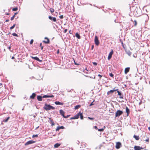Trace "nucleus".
Wrapping results in <instances>:
<instances>
[{
  "label": "nucleus",
  "instance_id": "1",
  "mask_svg": "<svg viewBox=\"0 0 150 150\" xmlns=\"http://www.w3.org/2000/svg\"><path fill=\"white\" fill-rule=\"evenodd\" d=\"M44 109L46 110H50L51 109L54 110L55 109V108L50 105L47 104L46 103L43 108Z\"/></svg>",
  "mask_w": 150,
  "mask_h": 150
},
{
  "label": "nucleus",
  "instance_id": "2",
  "mask_svg": "<svg viewBox=\"0 0 150 150\" xmlns=\"http://www.w3.org/2000/svg\"><path fill=\"white\" fill-rule=\"evenodd\" d=\"M123 113L122 111L120 110H117L115 113V117H119Z\"/></svg>",
  "mask_w": 150,
  "mask_h": 150
},
{
  "label": "nucleus",
  "instance_id": "3",
  "mask_svg": "<svg viewBox=\"0 0 150 150\" xmlns=\"http://www.w3.org/2000/svg\"><path fill=\"white\" fill-rule=\"evenodd\" d=\"M94 41L96 45H98L99 44V41L98 40V37L96 36L95 37Z\"/></svg>",
  "mask_w": 150,
  "mask_h": 150
},
{
  "label": "nucleus",
  "instance_id": "4",
  "mask_svg": "<svg viewBox=\"0 0 150 150\" xmlns=\"http://www.w3.org/2000/svg\"><path fill=\"white\" fill-rule=\"evenodd\" d=\"M113 52L112 50L110 52L108 56V59L109 60L112 57V55L113 54Z\"/></svg>",
  "mask_w": 150,
  "mask_h": 150
},
{
  "label": "nucleus",
  "instance_id": "5",
  "mask_svg": "<svg viewBox=\"0 0 150 150\" xmlns=\"http://www.w3.org/2000/svg\"><path fill=\"white\" fill-rule=\"evenodd\" d=\"M35 142V141L33 140H30L27 142L25 144V145H27L29 144L34 143Z\"/></svg>",
  "mask_w": 150,
  "mask_h": 150
},
{
  "label": "nucleus",
  "instance_id": "6",
  "mask_svg": "<svg viewBox=\"0 0 150 150\" xmlns=\"http://www.w3.org/2000/svg\"><path fill=\"white\" fill-rule=\"evenodd\" d=\"M134 148L135 150H141L143 149V148L139 146H135Z\"/></svg>",
  "mask_w": 150,
  "mask_h": 150
},
{
  "label": "nucleus",
  "instance_id": "7",
  "mask_svg": "<svg viewBox=\"0 0 150 150\" xmlns=\"http://www.w3.org/2000/svg\"><path fill=\"white\" fill-rule=\"evenodd\" d=\"M121 146V144L120 142H117L116 143V148L117 149H119Z\"/></svg>",
  "mask_w": 150,
  "mask_h": 150
},
{
  "label": "nucleus",
  "instance_id": "8",
  "mask_svg": "<svg viewBox=\"0 0 150 150\" xmlns=\"http://www.w3.org/2000/svg\"><path fill=\"white\" fill-rule=\"evenodd\" d=\"M48 18L50 20H52L54 22H55L57 21L56 18L54 17H52L50 16L48 17Z\"/></svg>",
  "mask_w": 150,
  "mask_h": 150
},
{
  "label": "nucleus",
  "instance_id": "9",
  "mask_svg": "<svg viewBox=\"0 0 150 150\" xmlns=\"http://www.w3.org/2000/svg\"><path fill=\"white\" fill-rule=\"evenodd\" d=\"M79 117V112L76 115H75L74 117H71V119H77Z\"/></svg>",
  "mask_w": 150,
  "mask_h": 150
},
{
  "label": "nucleus",
  "instance_id": "10",
  "mask_svg": "<svg viewBox=\"0 0 150 150\" xmlns=\"http://www.w3.org/2000/svg\"><path fill=\"white\" fill-rule=\"evenodd\" d=\"M118 95L120 96L119 98H123V95L121 93V91H117Z\"/></svg>",
  "mask_w": 150,
  "mask_h": 150
},
{
  "label": "nucleus",
  "instance_id": "11",
  "mask_svg": "<svg viewBox=\"0 0 150 150\" xmlns=\"http://www.w3.org/2000/svg\"><path fill=\"white\" fill-rule=\"evenodd\" d=\"M31 57L32 59H34L37 61H39V62H41L42 61V60L40 59H39V58L37 57H32V56H31Z\"/></svg>",
  "mask_w": 150,
  "mask_h": 150
},
{
  "label": "nucleus",
  "instance_id": "12",
  "mask_svg": "<svg viewBox=\"0 0 150 150\" xmlns=\"http://www.w3.org/2000/svg\"><path fill=\"white\" fill-rule=\"evenodd\" d=\"M45 39H47L46 41L44 40L43 41V42L45 43L48 44L50 42V40L49 39H48L47 37H45Z\"/></svg>",
  "mask_w": 150,
  "mask_h": 150
},
{
  "label": "nucleus",
  "instance_id": "13",
  "mask_svg": "<svg viewBox=\"0 0 150 150\" xmlns=\"http://www.w3.org/2000/svg\"><path fill=\"white\" fill-rule=\"evenodd\" d=\"M37 99L38 101H42V97L40 96H37Z\"/></svg>",
  "mask_w": 150,
  "mask_h": 150
},
{
  "label": "nucleus",
  "instance_id": "14",
  "mask_svg": "<svg viewBox=\"0 0 150 150\" xmlns=\"http://www.w3.org/2000/svg\"><path fill=\"white\" fill-rule=\"evenodd\" d=\"M64 128L63 126H59L57 127L56 129V131H59L60 129H63Z\"/></svg>",
  "mask_w": 150,
  "mask_h": 150
},
{
  "label": "nucleus",
  "instance_id": "15",
  "mask_svg": "<svg viewBox=\"0 0 150 150\" xmlns=\"http://www.w3.org/2000/svg\"><path fill=\"white\" fill-rule=\"evenodd\" d=\"M129 67H127L125 69V74H127L129 71Z\"/></svg>",
  "mask_w": 150,
  "mask_h": 150
},
{
  "label": "nucleus",
  "instance_id": "16",
  "mask_svg": "<svg viewBox=\"0 0 150 150\" xmlns=\"http://www.w3.org/2000/svg\"><path fill=\"white\" fill-rule=\"evenodd\" d=\"M36 94L35 93H33L32 94V95L30 96V98L32 99H34L35 96Z\"/></svg>",
  "mask_w": 150,
  "mask_h": 150
},
{
  "label": "nucleus",
  "instance_id": "17",
  "mask_svg": "<svg viewBox=\"0 0 150 150\" xmlns=\"http://www.w3.org/2000/svg\"><path fill=\"white\" fill-rule=\"evenodd\" d=\"M54 103L56 105H63V103L57 101L55 102Z\"/></svg>",
  "mask_w": 150,
  "mask_h": 150
},
{
  "label": "nucleus",
  "instance_id": "18",
  "mask_svg": "<svg viewBox=\"0 0 150 150\" xmlns=\"http://www.w3.org/2000/svg\"><path fill=\"white\" fill-rule=\"evenodd\" d=\"M126 112L127 113V116L128 115L129 113V110L127 107H126Z\"/></svg>",
  "mask_w": 150,
  "mask_h": 150
},
{
  "label": "nucleus",
  "instance_id": "19",
  "mask_svg": "<svg viewBox=\"0 0 150 150\" xmlns=\"http://www.w3.org/2000/svg\"><path fill=\"white\" fill-rule=\"evenodd\" d=\"M59 112L60 114L63 116V117L64 116V112L62 110H61L59 111Z\"/></svg>",
  "mask_w": 150,
  "mask_h": 150
},
{
  "label": "nucleus",
  "instance_id": "20",
  "mask_svg": "<svg viewBox=\"0 0 150 150\" xmlns=\"http://www.w3.org/2000/svg\"><path fill=\"white\" fill-rule=\"evenodd\" d=\"M75 36L78 39H80L81 38V36L79 34L77 33H76L75 34Z\"/></svg>",
  "mask_w": 150,
  "mask_h": 150
},
{
  "label": "nucleus",
  "instance_id": "21",
  "mask_svg": "<svg viewBox=\"0 0 150 150\" xmlns=\"http://www.w3.org/2000/svg\"><path fill=\"white\" fill-rule=\"evenodd\" d=\"M133 137L137 140H138L139 139V137L138 136H137L135 135H134Z\"/></svg>",
  "mask_w": 150,
  "mask_h": 150
},
{
  "label": "nucleus",
  "instance_id": "22",
  "mask_svg": "<svg viewBox=\"0 0 150 150\" xmlns=\"http://www.w3.org/2000/svg\"><path fill=\"white\" fill-rule=\"evenodd\" d=\"M60 144L59 143H56L54 145V148H57L60 145Z\"/></svg>",
  "mask_w": 150,
  "mask_h": 150
},
{
  "label": "nucleus",
  "instance_id": "23",
  "mask_svg": "<svg viewBox=\"0 0 150 150\" xmlns=\"http://www.w3.org/2000/svg\"><path fill=\"white\" fill-rule=\"evenodd\" d=\"M80 116V118L81 120H82L83 119V116L82 115V113L81 112H79V116Z\"/></svg>",
  "mask_w": 150,
  "mask_h": 150
},
{
  "label": "nucleus",
  "instance_id": "24",
  "mask_svg": "<svg viewBox=\"0 0 150 150\" xmlns=\"http://www.w3.org/2000/svg\"><path fill=\"white\" fill-rule=\"evenodd\" d=\"M10 117H7L6 119H4L3 120V122H8V120H9L10 119Z\"/></svg>",
  "mask_w": 150,
  "mask_h": 150
},
{
  "label": "nucleus",
  "instance_id": "25",
  "mask_svg": "<svg viewBox=\"0 0 150 150\" xmlns=\"http://www.w3.org/2000/svg\"><path fill=\"white\" fill-rule=\"evenodd\" d=\"M49 119L50 120V122H51L52 125H54V122L52 121V120H51L50 118H49Z\"/></svg>",
  "mask_w": 150,
  "mask_h": 150
},
{
  "label": "nucleus",
  "instance_id": "26",
  "mask_svg": "<svg viewBox=\"0 0 150 150\" xmlns=\"http://www.w3.org/2000/svg\"><path fill=\"white\" fill-rule=\"evenodd\" d=\"M81 107V105H77L75 107L74 109L75 110Z\"/></svg>",
  "mask_w": 150,
  "mask_h": 150
},
{
  "label": "nucleus",
  "instance_id": "27",
  "mask_svg": "<svg viewBox=\"0 0 150 150\" xmlns=\"http://www.w3.org/2000/svg\"><path fill=\"white\" fill-rule=\"evenodd\" d=\"M126 52L127 54L129 56H130L132 54V52L130 51H128Z\"/></svg>",
  "mask_w": 150,
  "mask_h": 150
},
{
  "label": "nucleus",
  "instance_id": "28",
  "mask_svg": "<svg viewBox=\"0 0 150 150\" xmlns=\"http://www.w3.org/2000/svg\"><path fill=\"white\" fill-rule=\"evenodd\" d=\"M15 26H16L15 24H13V25L12 26H11L10 28V29L12 30V29H13L15 27Z\"/></svg>",
  "mask_w": 150,
  "mask_h": 150
},
{
  "label": "nucleus",
  "instance_id": "29",
  "mask_svg": "<svg viewBox=\"0 0 150 150\" xmlns=\"http://www.w3.org/2000/svg\"><path fill=\"white\" fill-rule=\"evenodd\" d=\"M12 35L14 36H16V37L18 36V35L16 33H12Z\"/></svg>",
  "mask_w": 150,
  "mask_h": 150
},
{
  "label": "nucleus",
  "instance_id": "30",
  "mask_svg": "<svg viewBox=\"0 0 150 150\" xmlns=\"http://www.w3.org/2000/svg\"><path fill=\"white\" fill-rule=\"evenodd\" d=\"M18 10V8L17 7H15L14 8H13L12 9V10L13 11H17Z\"/></svg>",
  "mask_w": 150,
  "mask_h": 150
},
{
  "label": "nucleus",
  "instance_id": "31",
  "mask_svg": "<svg viewBox=\"0 0 150 150\" xmlns=\"http://www.w3.org/2000/svg\"><path fill=\"white\" fill-rule=\"evenodd\" d=\"M49 96L47 95H45L43 96L42 97V98H48Z\"/></svg>",
  "mask_w": 150,
  "mask_h": 150
},
{
  "label": "nucleus",
  "instance_id": "32",
  "mask_svg": "<svg viewBox=\"0 0 150 150\" xmlns=\"http://www.w3.org/2000/svg\"><path fill=\"white\" fill-rule=\"evenodd\" d=\"M50 12L52 13L54 12V10L53 9L51 8L50 9Z\"/></svg>",
  "mask_w": 150,
  "mask_h": 150
},
{
  "label": "nucleus",
  "instance_id": "33",
  "mask_svg": "<svg viewBox=\"0 0 150 150\" xmlns=\"http://www.w3.org/2000/svg\"><path fill=\"white\" fill-rule=\"evenodd\" d=\"M98 130L99 132H102L104 130V129L103 128L98 129Z\"/></svg>",
  "mask_w": 150,
  "mask_h": 150
},
{
  "label": "nucleus",
  "instance_id": "34",
  "mask_svg": "<svg viewBox=\"0 0 150 150\" xmlns=\"http://www.w3.org/2000/svg\"><path fill=\"white\" fill-rule=\"evenodd\" d=\"M38 134L33 135L32 136V137L34 138L35 137H38Z\"/></svg>",
  "mask_w": 150,
  "mask_h": 150
},
{
  "label": "nucleus",
  "instance_id": "35",
  "mask_svg": "<svg viewBox=\"0 0 150 150\" xmlns=\"http://www.w3.org/2000/svg\"><path fill=\"white\" fill-rule=\"evenodd\" d=\"M15 15H14L11 18V21H12L13 20L14 17H15Z\"/></svg>",
  "mask_w": 150,
  "mask_h": 150
},
{
  "label": "nucleus",
  "instance_id": "36",
  "mask_svg": "<svg viewBox=\"0 0 150 150\" xmlns=\"http://www.w3.org/2000/svg\"><path fill=\"white\" fill-rule=\"evenodd\" d=\"M109 75L110 76H111V77H113L114 76L113 74L112 73H110L109 74Z\"/></svg>",
  "mask_w": 150,
  "mask_h": 150
},
{
  "label": "nucleus",
  "instance_id": "37",
  "mask_svg": "<svg viewBox=\"0 0 150 150\" xmlns=\"http://www.w3.org/2000/svg\"><path fill=\"white\" fill-rule=\"evenodd\" d=\"M88 118L90 120H93L94 119V118H92V117H88Z\"/></svg>",
  "mask_w": 150,
  "mask_h": 150
},
{
  "label": "nucleus",
  "instance_id": "38",
  "mask_svg": "<svg viewBox=\"0 0 150 150\" xmlns=\"http://www.w3.org/2000/svg\"><path fill=\"white\" fill-rule=\"evenodd\" d=\"M92 63L95 66H96L97 64V63L96 62H93Z\"/></svg>",
  "mask_w": 150,
  "mask_h": 150
},
{
  "label": "nucleus",
  "instance_id": "39",
  "mask_svg": "<svg viewBox=\"0 0 150 150\" xmlns=\"http://www.w3.org/2000/svg\"><path fill=\"white\" fill-rule=\"evenodd\" d=\"M33 39L31 40L30 42V44H33Z\"/></svg>",
  "mask_w": 150,
  "mask_h": 150
},
{
  "label": "nucleus",
  "instance_id": "40",
  "mask_svg": "<svg viewBox=\"0 0 150 150\" xmlns=\"http://www.w3.org/2000/svg\"><path fill=\"white\" fill-rule=\"evenodd\" d=\"M94 100H93V102H92L89 105V106H91L92 105H94V104L93 103V102H94Z\"/></svg>",
  "mask_w": 150,
  "mask_h": 150
},
{
  "label": "nucleus",
  "instance_id": "41",
  "mask_svg": "<svg viewBox=\"0 0 150 150\" xmlns=\"http://www.w3.org/2000/svg\"><path fill=\"white\" fill-rule=\"evenodd\" d=\"M114 90H110V91H109V92H110V93H113L114 92Z\"/></svg>",
  "mask_w": 150,
  "mask_h": 150
},
{
  "label": "nucleus",
  "instance_id": "42",
  "mask_svg": "<svg viewBox=\"0 0 150 150\" xmlns=\"http://www.w3.org/2000/svg\"><path fill=\"white\" fill-rule=\"evenodd\" d=\"M145 141H146V142H149V138H147V139H146L145 140Z\"/></svg>",
  "mask_w": 150,
  "mask_h": 150
},
{
  "label": "nucleus",
  "instance_id": "43",
  "mask_svg": "<svg viewBox=\"0 0 150 150\" xmlns=\"http://www.w3.org/2000/svg\"><path fill=\"white\" fill-rule=\"evenodd\" d=\"M69 116V115H67V116L64 115V116L63 117L64 118H67Z\"/></svg>",
  "mask_w": 150,
  "mask_h": 150
},
{
  "label": "nucleus",
  "instance_id": "44",
  "mask_svg": "<svg viewBox=\"0 0 150 150\" xmlns=\"http://www.w3.org/2000/svg\"><path fill=\"white\" fill-rule=\"evenodd\" d=\"M48 98H52L54 97V96L53 95H48Z\"/></svg>",
  "mask_w": 150,
  "mask_h": 150
},
{
  "label": "nucleus",
  "instance_id": "45",
  "mask_svg": "<svg viewBox=\"0 0 150 150\" xmlns=\"http://www.w3.org/2000/svg\"><path fill=\"white\" fill-rule=\"evenodd\" d=\"M59 17L61 19H62L63 18V15H62L59 16Z\"/></svg>",
  "mask_w": 150,
  "mask_h": 150
},
{
  "label": "nucleus",
  "instance_id": "46",
  "mask_svg": "<svg viewBox=\"0 0 150 150\" xmlns=\"http://www.w3.org/2000/svg\"><path fill=\"white\" fill-rule=\"evenodd\" d=\"M134 22L135 23H134V26H136V25H137V21L136 20H134Z\"/></svg>",
  "mask_w": 150,
  "mask_h": 150
},
{
  "label": "nucleus",
  "instance_id": "47",
  "mask_svg": "<svg viewBox=\"0 0 150 150\" xmlns=\"http://www.w3.org/2000/svg\"><path fill=\"white\" fill-rule=\"evenodd\" d=\"M122 47H123V48H125V46H124V45L123 44V43L122 42Z\"/></svg>",
  "mask_w": 150,
  "mask_h": 150
},
{
  "label": "nucleus",
  "instance_id": "48",
  "mask_svg": "<svg viewBox=\"0 0 150 150\" xmlns=\"http://www.w3.org/2000/svg\"><path fill=\"white\" fill-rule=\"evenodd\" d=\"M67 29H65V30H64V33H66L67 32Z\"/></svg>",
  "mask_w": 150,
  "mask_h": 150
},
{
  "label": "nucleus",
  "instance_id": "49",
  "mask_svg": "<svg viewBox=\"0 0 150 150\" xmlns=\"http://www.w3.org/2000/svg\"><path fill=\"white\" fill-rule=\"evenodd\" d=\"M114 91H117H117H118V89H114Z\"/></svg>",
  "mask_w": 150,
  "mask_h": 150
},
{
  "label": "nucleus",
  "instance_id": "50",
  "mask_svg": "<svg viewBox=\"0 0 150 150\" xmlns=\"http://www.w3.org/2000/svg\"><path fill=\"white\" fill-rule=\"evenodd\" d=\"M98 76L100 78L102 76L100 74H98Z\"/></svg>",
  "mask_w": 150,
  "mask_h": 150
},
{
  "label": "nucleus",
  "instance_id": "51",
  "mask_svg": "<svg viewBox=\"0 0 150 150\" xmlns=\"http://www.w3.org/2000/svg\"><path fill=\"white\" fill-rule=\"evenodd\" d=\"M74 64H75V65H79V64H77L76 63L75 61H74Z\"/></svg>",
  "mask_w": 150,
  "mask_h": 150
},
{
  "label": "nucleus",
  "instance_id": "52",
  "mask_svg": "<svg viewBox=\"0 0 150 150\" xmlns=\"http://www.w3.org/2000/svg\"><path fill=\"white\" fill-rule=\"evenodd\" d=\"M94 128H95L96 129H98V128H97V126H94Z\"/></svg>",
  "mask_w": 150,
  "mask_h": 150
},
{
  "label": "nucleus",
  "instance_id": "53",
  "mask_svg": "<svg viewBox=\"0 0 150 150\" xmlns=\"http://www.w3.org/2000/svg\"><path fill=\"white\" fill-rule=\"evenodd\" d=\"M110 92H109V91L107 92V94L108 95H109L110 94Z\"/></svg>",
  "mask_w": 150,
  "mask_h": 150
},
{
  "label": "nucleus",
  "instance_id": "54",
  "mask_svg": "<svg viewBox=\"0 0 150 150\" xmlns=\"http://www.w3.org/2000/svg\"><path fill=\"white\" fill-rule=\"evenodd\" d=\"M110 92H109V91L107 92V94L108 95H109L110 94Z\"/></svg>",
  "mask_w": 150,
  "mask_h": 150
},
{
  "label": "nucleus",
  "instance_id": "55",
  "mask_svg": "<svg viewBox=\"0 0 150 150\" xmlns=\"http://www.w3.org/2000/svg\"><path fill=\"white\" fill-rule=\"evenodd\" d=\"M69 33L70 34H72V32H71V30H70L69 31Z\"/></svg>",
  "mask_w": 150,
  "mask_h": 150
},
{
  "label": "nucleus",
  "instance_id": "56",
  "mask_svg": "<svg viewBox=\"0 0 150 150\" xmlns=\"http://www.w3.org/2000/svg\"><path fill=\"white\" fill-rule=\"evenodd\" d=\"M11 46H9L8 47V49L10 50V49H11Z\"/></svg>",
  "mask_w": 150,
  "mask_h": 150
},
{
  "label": "nucleus",
  "instance_id": "57",
  "mask_svg": "<svg viewBox=\"0 0 150 150\" xmlns=\"http://www.w3.org/2000/svg\"><path fill=\"white\" fill-rule=\"evenodd\" d=\"M59 53V50H58L57 51V54H58Z\"/></svg>",
  "mask_w": 150,
  "mask_h": 150
},
{
  "label": "nucleus",
  "instance_id": "58",
  "mask_svg": "<svg viewBox=\"0 0 150 150\" xmlns=\"http://www.w3.org/2000/svg\"><path fill=\"white\" fill-rule=\"evenodd\" d=\"M9 21V20H8V19H7V20H6L5 21H6V22H8Z\"/></svg>",
  "mask_w": 150,
  "mask_h": 150
},
{
  "label": "nucleus",
  "instance_id": "59",
  "mask_svg": "<svg viewBox=\"0 0 150 150\" xmlns=\"http://www.w3.org/2000/svg\"><path fill=\"white\" fill-rule=\"evenodd\" d=\"M148 130L150 131V127H149L148 128Z\"/></svg>",
  "mask_w": 150,
  "mask_h": 150
},
{
  "label": "nucleus",
  "instance_id": "60",
  "mask_svg": "<svg viewBox=\"0 0 150 150\" xmlns=\"http://www.w3.org/2000/svg\"><path fill=\"white\" fill-rule=\"evenodd\" d=\"M14 59V57H12L11 58L12 59Z\"/></svg>",
  "mask_w": 150,
  "mask_h": 150
},
{
  "label": "nucleus",
  "instance_id": "61",
  "mask_svg": "<svg viewBox=\"0 0 150 150\" xmlns=\"http://www.w3.org/2000/svg\"><path fill=\"white\" fill-rule=\"evenodd\" d=\"M41 50H42L43 49V46H41Z\"/></svg>",
  "mask_w": 150,
  "mask_h": 150
},
{
  "label": "nucleus",
  "instance_id": "62",
  "mask_svg": "<svg viewBox=\"0 0 150 150\" xmlns=\"http://www.w3.org/2000/svg\"><path fill=\"white\" fill-rule=\"evenodd\" d=\"M40 47L42 46V43H40Z\"/></svg>",
  "mask_w": 150,
  "mask_h": 150
},
{
  "label": "nucleus",
  "instance_id": "63",
  "mask_svg": "<svg viewBox=\"0 0 150 150\" xmlns=\"http://www.w3.org/2000/svg\"><path fill=\"white\" fill-rule=\"evenodd\" d=\"M93 47H94L93 45H92V49H93Z\"/></svg>",
  "mask_w": 150,
  "mask_h": 150
},
{
  "label": "nucleus",
  "instance_id": "64",
  "mask_svg": "<svg viewBox=\"0 0 150 150\" xmlns=\"http://www.w3.org/2000/svg\"><path fill=\"white\" fill-rule=\"evenodd\" d=\"M17 13H14V15H15H15H16Z\"/></svg>",
  "mask_w": 150,
  "mask_h": 150
}]
</instances>
